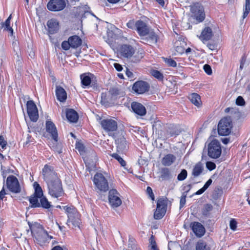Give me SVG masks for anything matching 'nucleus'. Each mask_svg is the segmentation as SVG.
<instances>
[{
	"label": "nucleus",
	"instance_id": "19",
	"mask_svg": "<svg viewBox=\"0 0 250 250\" xmlns=\"http://www.w3.org/2000/svg\"><path fill=\"white\" fill-rule=\"evenodd\" d=\"M46 130L51 134L52 138L56 143L58 142V132L54 124L50 121L46 122Z\"/></svg>",
	"mask_w": 250,
	"mask_h": 250
},
{
	"label": "nucleus",
	"instance_id": "53",
	"mask_svg": "<svg viewBox=\"0 0 250 250\" xmlns=\"http://www.w3.org/2000/svg\"><path fill=\"white\" fill-rule=\"evenodd\" d=\"M212 209V206L210 204H206L205 206L204 210L203 211V214L207 215L208 212L211 211Z\"/></svg>",
	"mask_w": 250,
	"mask_h": 250
},
{
	"label": "nucleus",
	"instance_id": "2",
	"mask_svg": "<svg viewBox=\"0 0 250 250\" xmlns=\"http://www.w3.org/2000/svg\"><path fill=\"white\" fill-rule=\"evenodd\" d=\"M32 233L35 241L40 245H43L53 238V237L49 235L47 232L43 229L42 227L38 223H35L30 226Z\"/></svg>",
	"mask_w": 250,
	"mask_h": 250
},
{
	"label": "nucleus",
	"instance_id": "29",
	"mask_svg": "<svg viewBox=\"0 0 250 250\" xmlns=\"http://www.w3.org/2000/svg\"><path fill=\"white\" fill-rule=\"evenodd\" d=\"M66 116L68 120L72 123L77 122L79 118L78 114L76 110H67Z\"/></svg>",
	"mask_w": 250,
	"mask_h": 250
},
{
	"label": "nucleus",
	"instance_id": "8",
	"mask_svg": "<svg viewBox=\"0 0 250 250\" xmlns=\"http://www.w3.org/2000/svg\"><path fill=\"white\" fill-rule=\"evenodd\" d=\"M93 182L100 191L105 192L109 189L107 180L102 173H97L94 175Z\"/></svg>",
	"mask_w": 250,
	"mask_h": 250
},
{
	"label": "nucleus",
	"instance_id": "3",
	"mask_svg": "<svg viewBox=\"0 0 250 250\" xmlns=\"http://www.w3.org/2000/svg\"><path fill=\"white\" fill-rule=\"evenodd\" d=\"M102 128L107 133L108 136L114 139L117 138L118 123L117 121L112 118L103 119L100 122Z\"/></svg>",
	"mask_w": 250,
	"mask_h": 250
},
{
	"label": "nucleus",
	"instance_id": "50",
	"mask_svg": "<svg viewBox=\"0 0 250 250\" xmlns=\"http://www.w3.org/2000/svg\"><path fill=\"white\" fill-rule=\"evenodd\" d=\"M187 171L185 169H183L181 172L178 174L177 179L179 181H183L185 180L187 177Z\"/></svg>",
	"mask_w": 250,
	"mask_h": 250
},
{
	"label": "nucleus",
	"instance_id": "49",
	"mask_svg": "<svg viewBox=\"0 0 250 250\" xmlns=\"http://www.w3.org/2000/svg\"><path fill=\"white\" fill-rule=\"evenodd\" d=\"M26 109H38L37 105L33 100H29L26 102Z\"/></svg>",
	"mask_w": 250,
	"mask_h": 250
},
{
	"label": "nucleus",
	"instance_id": "25",
	"mask_svg": "<svg viewBox=\"0 0 250 250\" xmlns=\"http://www.w3.org/2000/svg\"><path fill=\"white\" fill-rule=\"evenodd\" d=\"M212 36L213 33L211 28L209 27H206L202 31L199 38L204 42V41L210 40Z\"/></svg>",
	"mask_w": 250,
	"mask_h": 250
},
{
	"label": "nucleus",
	"instance_id": "48",
	"mask_svg": "<svg viewBox=\"0 0 250 250\" xmlns=\"http://www.w3.org/2000/svg\"><path fill=\"white\" fill-rule=\"evenodd\" d=\"M112 157L116 159L123 167H124L126 165L125 162L123 159V158L117 153H113L111 155Z\"/></svg>",
	"mask_w": 250,
	"mask_h": 250
},
{
	"label": "nucleus",
	"instance_id": "56",
	"mask_svg": "<svg viewBox=\"0 0 250 250\" xmlns=\"http://www.w3.org/2000/svg\"><path fill=\"white\" fill-rule=\"evenodd\" d=\"M204 70L205 72L208 75H210L212 74V69L211 67L208 64H205L203 67Z\"/></svg>",
	"mask_w": 250,
	"mask_h": 250
},
{
	"label": "nucleus",
	"instance_id": "17",
	"mask_svg": "<svg viewBox=\"0 0 250 250\" xmlns=\"http://www.w3.org/2000/svg\"><path fill=\"white\" fill-rule=\"evenodd\" d=\"M229 115L227 117L231 119L232 122L244 119L247 114L243 110H227Z\"/></svg>",
	"mask_w": 250,
	"mask_h": 250
},
{
	"label": "nucleus",
	"instance_id": "36",
	"mask_svg": "<svg viewBox=\"0 0 250 250\" xmlns=\"http://www.w3.org/2000/svg\"><path fill=\"white\" fill-rule=\"evenodd\" d=\"M40 197L33 195L29 198V202L31 204V207L32 208H39L40 207V203L39 202V199Z\"/></svg>",
	"mask_w": 250,
	"mask_h": 250
},
{
	"label": "nucleus",
	"instance_id": "34",
	"mask_svg": "<svg viewBox=\"0 0 250 250\" xmlns=\"http://www.w3.org/2000/svg\"><path fill=\"white\" fill-rule=\"evenodd\" d=\"M16 57L15 58L16 59V63H15V67L18 70L20 71L22 68V60L21 57V54L16 51L15 54Z\"/></svg>",
	"mask_w": 250,
	"mask_h": 250
},
{
	"label": "nucleus",
	"instance_id": "13",
	"mask_svg": "<svg viewBox=\"0 0 250 250\" xmlns=\"http://www.w3.org/2000/svg\"><path fill=\"white\" fill-rule=\"evenodd\" d=\"M108 200L112 208H117L122 204L119 193L116 189H111L109 191Z\"/></svg>",
	"mask_w": 250,
	"mask_h": 250
},
{
	"label": "nucleus",
	"instance_id": "5",
	"mask_svg": "<svg viewBox=\"0 0 250 250\" xmlns=\"http://www.w3.org/2000/svg\"><path fill=\"white\" fill-rule=\"evenodd\" d=\"M49 194L53 197L58 198L64 195L61 180L57 179L46 183Z\"/></svg>",
	"mask_w": 250,
	"mask_h": 250
},
{
	"label": "nucleus",
	"instance_id": "60",
	"mask_svg": "<svg viewBox=\"0 0 250 250\" xmlns=\"http://www.w3.org/2000/svg\"><path fill=\"white\" fill-rule=\"evenodd\" d=\"M229 227L233 230H235L236 229L237 227V222L234 219H232L230 221Z\"/></svg>",
	"mask_w": 250,
	"mask_h": 250
},
{
	"label": "nucleus",
	"instance_id": "40",
	"mask_svg": "<svg viewBox=\"0 0 250 250\" xmlns=\"http://www.w3.org/2000/svg\"><path fill=\"white\" fill-rule=\"evenodd\" d=\"M40 199V207H42L44 208H49L51 207L50 203L48 202L46 197L42 196Z\"/></svg>",
	"mask_w": 250,
	"mask_h": 250
},
{
	"label": "nucleus",
	"instance_id": "51",
	"mask_svg": "<svg viewBox=\"0 0 250 250\" xmlns=\"http://www.w3.org/2000/svg\"><path fill=\"white\" fill-rule=\"evenodd\" d=\"M165 62L169 66L176 67L177 65L176 62L173 59L169 58H164Z\"/></svg>",
	"mask_w": 250,
	"mask_h": 250
},
{
	"label": "nucleus",
	"instance_id": "63",
	"mask_svg": "<svg viewBox=\"0 0 250 250\" xmlns=\"http://www.w3.org/2000/svg\"><path fill=\"white\" fill-rule=\"evenodd\" d=\"M101 104L105 107H107L109 103L105 101V95L103 93L101 96Z\"/></svg>",
	"mask_w": 250,
	"mask_h": 250
},
{
	"label": "nucleus",
	"instance_id": "24",
	"mask_svg": "<svg viewBox=\"0 0 250 250\" xmlns=\"http://www.w3.org/2000/svg\"><path fill=\"white\" fill-rule=\"evenodd\" d=\"M163 126V123L160 121L154 122L152 125L153 132H155L156 133L158 134L163 139L165 137V132L162 129Z\"/></svg>",
	"mask_w": 250,
	"mask_h": 250
},
{
	"label": "nucleus",
	"instance_id": "42",
	"mask_svg": "<svg viewBox=\"0 0 250 250\" xmlns=\"http://www.w3.org/2000/svg\"><path fill=\"white\" fill-rule=\"evenodd\" d=\"M243 11V19H244L247 17L250 11V0H246Z\"/></svg>",
	"mask_w": 250,
	"mask_h": 250
},
{
	"label": "nucleus",
	"instance_id": "30",
	"mask_svg": "<svg viewBox=\"0 0 250 250\" xmlns=\"http://www.w3.org/2000/svg\"><path fill=\"white\" fill-rule=\"evenodd\" d=\"M203 165L201 163L199 162L193 167L192 171V174L194 177H198L203 172Z\"/></svg>",
	"mask_w": 250,
	"mask_h": 250
},
{
	"label": "nucleus",
	"instance_id": "45",
	"mask_svg": "<svg viewBox=\"0 0 250 250\" xmlns=\"http://www.w3.org/2000/svg\"><path fill=\"white\" fill-rule=\"evenodd\" d=\"M149 250H159L157 247L156 243L155 242L154 237L151 235L149 239Z\"/></svg>",
	"mask_w": 250,
	"mask_h": 250
},
{
	"label": "nucleus",
	"instance_id": "1",
	"mask_svg": "<svg viewBox=\"0 0 250 250\" xmlns=\"http://www.w3.org/2000/svg\"><path fill=\"white\" fill-rule=\"evenodd\" d=\"M121 55L126 59L130 63H137L140 62L143 58V54L140 51H135L134 47L131 45L123 44L119 49Z\"/></svg>",
	"mask_w": 250,
	"mask_h": 250
},
{
	"label": "nucleus",
	"instance_id": "26",
	"mask_svg": "<svg viewBox=\"0 0 250 250\" xmlns=\"http://www.w3.org/2000/svg\"><path fill=\"white\" fill-rule=\"evenodd\" d=\"M12 18V15H10L6 19L5 22H1L0 23V29H3L4 31H8L11 36L13 35V30L10 26V21Z\"/></svg>",
	"mask_w": 250,
	"mask_h": 250
},
{
	"label": "nucleus",
	"instance_id": "54",
	"mask_svg": "<svg viewBox=\"0 0 250 250\" xmlns=\"http://www.w3.org/2000/svg\"><path fill=\"white\" fill-rule=\"evenodd\" d=\"M133 113L136 116L137 118H138V116H145L146 113V110H132Z\"/></svg>",
	"mask_w": 250,
	"mask_h": 250
},
{
	"label": "nucleus",
	"instance_id": "55",
	"mask_svg": "<svg viewBox=\"0 0 250 250\" xmlns=\"http://www.w3.org/2000/svg\"><path fill=\"white\" fill-rule=\"evenodd\" d=\"M187 194L183 193L180 199V208H182L185 205L186 202Z\"/></svg>",
	"mask_w": 250,
	"mask_h": 250
},
{
	"label": "nucleus",
	"instance_id": "64",
	"mask_svg": "<svg viewBox=\"0 0 250 250\" xmlns=\"http://www.w3.org/2000/svg\"><path fill=\"white\" fill-rule=\"evenodd\" d=\"M175 50L178 54H182L185 52V49L182 46H177Z\"/></svg>",
	"mask_w": 250,
	"mask_h": 250
},
{
	"label": "nucleus",
	"instance_id": "62",
	"mask_svg": "<svg viewBox=\"0 0 250 250\" xmlns=\"http://www.w3.org/2000/svg\"><path fill=\"white\" fill-rule=\"evenodd\" d=\"M146 192L149 195V197L152 200H154V195L153 193L152 188L150 187H147L146 188Z\"/></svg>",
	"mask_w": 250,
	"mask_h": 250
},
{
	"label": "nucleus",
	"instance_id": "28",
	"mask_svg": "<svg viewBox=\"0 0 250 250\" xmlns=\"http://www.w3.org/2000/svg\"><path fill=\"white\" fill-rule=\"evenodd\" d=\"M176 157L171 154H168L165 156L162 160V164L165 166H171L175 161Z\"/></svg>",
	"mask_w": 250,
	"mask_h": 250
},
{
	"label": "nucleus",
	"instance_id": "46",
	"mask_svg": "<svg viewBox=\"0 0 250 250\" xmlns=\"http://www.w3.org/2000/svg\"><path fill=\"white\" fill-rule=\"evenodd\" d=\"M131 109H146L141 103L136 102H133L131 104Z\"/></svg>",
	"mask_w": 250,
	"mask_h": 250
},
{
	"label": "nucleus",
	"instance_id": "33",
	"mask_svg": "<svg viewBox=\"0 0 250 250\" xmlns=\"http://www.w3.org/2000/svg\"><path fill=\"white\" fill-rule=\"evenodd\" d=\"M167 204V200L166 198L162 197L157 201V208L163 209L166 211Z\"/></svg>",
	"mask_w": 250,
	"mask_h": 250
},
{
	"label": "nucleus",
	"instance_id": "16",
	"mask_svg": "<svg viewBox=\"0 0 250 250\" xmlns=\"http://www.w3.org/2000/svg\"><path fill=\"white\" fill-rule=\"evenodd\" d=\"M190 227L197 237L200 238L205 233L206 230L205 227L198 222H193L191 223Z\"/></svg>",
	"mask_w": 250,
	"mask_h": 250
},
{
	"label": "nucleus",
	"instance_id": "59",
	"mask_svg": "<svg viewBox=\"0 0 250 250\" xmlns=\"http://www.w3.org/2000/svg\"><path fill=\"white\" fill-rule=\"evenodd\" d=\"M7 145V142L4 140L2 135L0 136V146L2 149H5Z\"/></svg>",
	"mask_w": 250,
	"mask_h": 250
},
{
	"label": "nucleus",
	"instance_id": "52",
	"mask_svg": "<svg viewBox=\"0 0 250 250\" xmlns=\"http://www.w3.org/2000/svg\"><path fill=\"white\" fill-rule=\"evenodd\" d=\"M62 47L64 50H68L71 47L69 41H64L62 43Z\"/></svg>",
	"mask_w": 250,
	"mask_h": 250
},
{
	"label": "nucleus",
	"instance_id": "21",
	"mask_svg": "<svg viewBox=\"0 0 250 250\" xmlns=\"http://www.w3.org/2000/svg\"><path fill=\"white\" fill-rule=\"evenodd\" d=\"M47 26L49 34H54L56 33L59 29V22L54 19H52L48 21Z\"/></svg>",
	"mask_w": 250,
	"mask_h": 250
},
{
	"label": "nucleus",
	"instance_id": "57",
	"mask_svg": "<svg viewBox=\"0 0 250 250\" xmlns=\"http://www.w3.org/2000/svg\"><path fill=\"white\" fill-rule=\"evenodd\" d=\"M206 167L209 170H212L215 168L216 165L213 162H207L206 163Z\"/></svg>",
	"mask_w": 250,
	"mask_h": 250
},
{
	"label": "nucleus",
	"instance_id": "6",
	"mask_svg": "<svg viewBox=\"0 0 250 250\" xmlns=\"http://www.w3.org/2000/svg\"><path fill=\"white\" fill-rule=\"evenodd\" d=\"M232 127V122L228 117L222 118L218 125V132L220 135L227 136L230 132Z\"/></svg>",
	"mask_w": 250,
	"mask_h": 250
},
{
	"label": "nucleus",
	"instance_id": "47",
	"mask_svg": "<svg viewBox=\"0 0 250 250\" xmlns=\"http://www.w3.org/2000/svg\"><path fill=\"white\" fill-rule=\"evenodd\" d=\"M128 250H138L134 239L129 238L128 244Z\"/></svg>",
	"mask_w": 250,
	"mask_h": 250
},
{
	"label": "nucleus",
	"instance_id": "12",
	"mask_svg": "<svg viewBox=\"0 0 250 250\" xmlns=\"http://www.w3.org/2000/svg\"><path fill=\"white\" fill-rule=\"evenodd\" d=\"M66 6L65 0H50L47 4V7L51 11H60Z\"/></svg>",
	"mask_w": 250,
	"mask_h": 250
},
{
	"label": "nucleus",
	"instance_id": "23",
	"mask_svg": "<svg viewBox=\"0 0 250 250\" xmlns=\"http://www.w3.org/2000/svg\"><path fill=\"white\" fill-rule=\"evenodd\" d=\"M94 75L90 73H83L81 74L80 78L82 84L84 86H87L92 83Z\"/></svg>",
	"mask_w": 250,
	"mask_h": 250
},
{
	"label": "nucleus",
	"instance_id": "31",
	"mask_svg": "<svg viewBox=\"0 0 250 250\" xmlns=\"http://www.w3.org/2000/svg\"><path fill=\"white\" fill-rule=\"evenodd\" d=\"M189 99L191 102L197 106V107L200 106L201 101L200 96L199 94L195 93H192L189 95Z\"/></svg>",
	"mask_w": 250,
	"mask_h": 250
},
{
	"label": "nucleus",
	"instance_id": "27",
	"mask_svg": "<svg viewBox=\"0 0 250 250\" xmlns=\"http://www.w3.org/2000/svg\"><path fill=\"white\" fill-rule=\"evenodd\" d=\"M68 40L69 41L71 47L73 48H77L80 46L82 43L81 39L77 35L70 37L68 38Z\"/></svg>",
	"mask_w": 250,
	"mask_h": 250
},
{
	"label": "nucleus",
	"instance_id": "9",
	"mask_svg": "<svg viewBox=\"0 0 250 250\" xmlns=\"http://www.w3.org/2000/svg\"><path fill=\"white\" fill-rule=\"evenodd\" d=\"M6 186L10 192L19 193L21 192V188L18 179L14 175L8 176L6 179Z\"/></svg>",
	"mask_w": 250,
	"mask_h": 250
},
{
	"label": "nucleus",
	"instance_id": "20",
	"mask_svg": "<svg viewBox=\"0 0 250 250\" xmlns=\"http://www.w3.org/2000/svg\"><path fill=\"white\" fill-rule=\"evenodd\" d=\"M147 35V37L142 38L144 41L142 42L146 44H156L159 39L158 35L153 30H149Z\"/></svg>",
	"mask_w": 250,
	"mask_h": 250
},
{
	"label": "nucleus",
	"instance_id": "11",
	"mask_svg": "<svg viewBox=\"0 0 250 250\" xmlns=\"http://www.w3.org/2000/svg\"><path fill=\"white\" fill-rule=\"evenodd\" d=\"M191 12L194 14L196 19L199 21H203L205 18L204 8L199 3H195L191 7Z\"/></svg>",
	"mask_w": 250,
	"mask_h": 250
},
{
	"label": "nucleus",
	"instance_id": "4",
	"mask_svg": "<svg viewBox=\"0 0 250 250\" xmlns=\"http://www.w3.org/2000/svg\"><path fill=\"white\" fill-rule=\"evenodd\" d=\"M67 214L68 220L67 224L68 226L71 224L74 227H79L80 224V215L75 208L73 206L63 207Z\"/></svg>",
	"mask_w": 250,
	"mask_h": 250
},
{
	"label": "nucleus",
	"instance_id": "38",
	"mask_svg": "<svg viewBox=\"0 0 250 250\" xmlns=\"http://www.w3.org/2000/svg\"><path fill=\"white\" fill-rule=\"evenodd\" d=\"M98 158L96 152L94 151H91L88 153L85 161L87 162L89 161V162H91L94 164L96 162Z\"/></svg>",
	"mask_w": 250,
	"mask_h": 250
},
{
	"label": "nucleus",
	"instance_id": "32",
	"mask_svg": "<svg viewBox=\"0 0 250 250\" xmlns=\"http://www.w3.org/2000/svg\"><path fill=\"white\" fill-rule=\"evenodd\" d=\"M117 144V148L122 151L126 149L127 144L125 138L124 136L118 139H115Z\"/></svg>",
	"mask_w": 250,
	"mask_h": 250
},
{
	"label": "nucleus",
	"instance_id": "15",
	"mask_svg": "<svg viewBox=\"0 0 250 250\" xmlns=\"http://www.w3.org/2000/svg\"><path fill=\"white\" fill-rule=\"evenodd\" d=\"M164 128L166 130V132L165 133V137L164 138V139H166L172 136H176L180 132L178 125H176L167 124Z\"/></svg>",
	"mask_w": 250,
	"mask_h": 250
},
{
	"label": "nucleus",
	"instance_id": "58",
	"mask_svg": "<svg viewBox=\"0 0 250 250\" xmlns=\"http://www.w3.org/2000/svg\"><path fill=\"white\" fill-rule=\"evenodd\" d=\"M245 104V102L241 96H239L236 100V104L238 105H243Z\"/></svg>",
	"mask_w": 250,
	"mask_h": 250
},
{
	"label": "nucleus",
	"instance_id": "61",
	"mask_svg": "<svg viewBox=\"0 0 250 250\" xmlns=\"http://www.w3.org/2000/svg\"><path fill=\"white\" fill-rule=\"evenodd\" d=\"M125 74L127 77L130 79L131 80L135 79L134 74L131 71H130L127 67H126Z\"/></svg>",
	"mask_w": 250,
	"mask_h": 250
},
{
	"label": "nucleus",
	"instance_id": "10",
	"mask_svg": "<svg viewBox=\"0 0 250 250\" xmlns=\"http://www.w3.org/2000/svg\"><path fill=\"white\" fill-rule=\"evenodd\" d=\"M42 172L43 179L46 183L59 179L52 166L45 165L42 170Z\"/></svg>",
	"mask_w": 250,
	"mask_h": 250
},
{
	"label": "nucleus",
	"instance_id": "7",
	"mask_svg": "<svg viewBox=\"0 0 250 250\" xmlns=\"http://www.w3.org/2000/svg\"><path fill=\"white\" fill-rule=\"evenodd\" d=\"M222 153V149L220 142L216 139L211 141L208 145V156L213 159L219 158Z\"/></svg>",
	"mask_w": 250,
	"mask_h": 250
},
{
	"label": "nucleus",
	"instance_id": "39",
	"mask_svg": "<svg viewBox=\"0 0 250 250\" xmlns=\"http://www.w3.org/2000/svg\"><path fill=\"white\" fill-rule=\"evenodd\" d=\"M196 250H210V248L205 242L202 240L198 241L196 245Z\"/></svg>",
	"mask_w": 250,
	"mask_h": 250
},
{
	"label": "nucleus",
	"instance_id": "18",
	"mask_svg": "<svg viewBox=\"0 0 250 250\" xmlns=\"http://www.w3.org/2000/svg\"><path fill=\"white\" fill-rule=\"evenodd\" d=\"M135 26L136 30L140 36L147 35L149 29L145 22L139 20L136 22Z\"/></svg>",
	"mask_w": 250,
	"mask_h": 250
},
{
	"label": "nucleus",
	"instance_id": "41",
	"mask_svg": "<svg viewBox=\"0 0 250 250\" xmlns=\"http://www.w3.org/2000/svg\"><path fill=\"white\" fill-rule=\"evenodd\" d=\"M170 171L168 168H163L161 171V177L163 179L167 180L170 178Z\"/></svg>",
	"mask_w": 250,
	"mask_h": 250
},
{
	"label": "nucleus",
	"instance_id": "43",
	"mask_svg": "<svg viewBox=\"0 0 250 250\" xmlns=\"http://www.w3.org/2000/svg\"><path fill=\"white\" fill-rule=\"evenodd\" d=\"M162 209L161 208H156L154 214V218L155 219H160L164 216L166 211Z\"/></svg>",
	"mask_w": 250,
	"mask_h": 250
},
{
	"label": "nucleus",
	"instance_id": "22",
	"mask_svg": "<svg viewBox=\"0 0 250 250\" xmlns=\"http://www.w3.org/2000/svg\"><path fill=\"white\" fill-rule=\"evenodd\" d=\"M55 94L57 99L61 102H64L67 99V93L65 89L60 85L56 86Z\"/></svg>",
	"mask_w": 250,
	"mask_h": 250
},
{
	"label": "nucleus",
	"instance_id": "14",
	"mask_svg": "<svg viewBox=\"0 0 250 250\" xmlns=\"http://www.w3.org/2000/svg\"><path fill=\"white\" fill-rule=\"evenodd\" d=\"M149 84L144 81H139L135 82L132 86V90L138 94H143L148 91Z\"/></svg>",
	"mask_w": 250,
	"mask_h": 250
},
{
	"label": "nucleus",
	"instance_id": "44",
	"mask_svg": "<svg viewBox=\"0 0 250 250\" xmlns=\"http://www.w3.org/2000/svg\"><path fill=\"white\" fill-rule=\"evenodd\" d=\"M151 74L154 77L157 79L159 81H163L164 79V76L163 74L158 70H153L151 72Z\"/></svg>",
	"mask_w": 250,
	"mask_h": 250
},
{
	"label": "nucleus",
	"instance_id": "35",
	"mask_svg": "<svg viewBox=\"0 0 250 250\" xmlns=\"http://www.w3.org/2000/svg\"><path fill=\"white\" fill-rule=\"evenodd\" d=\"M28 115L32 122H36L39 119L38 110H27Z\"/></svg>",
	"mask_w": 250,
	"mask_h": 250
},
{
	"label": "nucleus",
	"instance_id": "37",
	"mask_svg": "<svg viewBox=\"0 0 250 250\" xmlns=\"http://www.w3.org/2000/svg\"><path fill=\"white\" fill-rule=\"evenodd\" d=\"M33 187L35 189L34 195L40 198L42 197L43 196V191L40 185L35 182L33 183Z\"/></svg>",
	"mask_w": 250,
	"mask_h": 250
}]
</instances>
